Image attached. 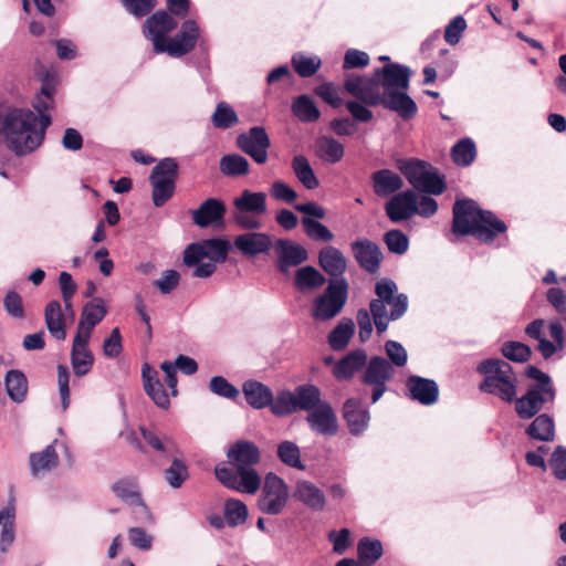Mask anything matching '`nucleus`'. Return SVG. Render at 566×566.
I'll return each mask as SVG.
<instances>
[{"instance_id":"39448f33","label":"nucleus","mask_w":566,"mask_h":566,"mask_svg":"<svg viewBox=\"0 0 566 566\" xmlns=\"http://www.w3.org/2000/svg\"><path fill=\"white\" fill-rule=\"evenodd\" d=\"M507 229L492 211L480 209L471 199L457 200L453 206L452 231L459 235L471 234L484 243H491Z\"/></svg>"},{"instance_id":"9d476101","label":"nucleus","mask_w":566,"mask_h":566,"mask_svg":"<svg viewBox=\"0 0 566 566\" xmlns=\"http://www.w3.org/2000/svg\"><path fill=\"white\" fill-rule=\"evenodd\" d=\"M348 289L346 279L329 280L324 292L313 301L312 317L324 322L337 316L346 305Z\"/></svg>"},{"instance_id":"c85d7f7f","label":"nucleus","mask_w":566,"mask_h":566,"mask_svg":"<svg viewBox=\"0 0 566 566\" xmlns=\"http://www.w3.org/2000/svg\"><path fill=\"white\" fill-rule=\"evenodd\" d=\"M367 363V353L365 349H355L339 359L334 368L333 375L337 380H348L358 370H361Z\"/></svg>"},{"instance_id":"c9c22d12","label":"nucleus","mask_w":566,"mask_h":566,"mask_svg":"<svg viewBox=\"0 0 566 566\" xmlns=\"http://www.w3.org/2000/svg\"><path fill=\"white\" fill-rule=\"evenodd\" d=\"M112 491L127 504L144 505L137 480L133 476H125L114 482Z\"/></svg>"},{"instance_id":"2eb2a0df","label":"nucleus","mask_w":566,"mask_h":566,"mask_svg":"<svg viewBox=\"0 0 566 566\" xmlns=\"http://www.w3.org/2000/svg\"><path fill=\"white\" fill-rule=\"evenodd\" d=\"M237 146L256 164L263 165L268 161L271 140L264 127L253 126L238 135Z\"/></svg>"},{"instance_id":"13d9d810","label":"nucleus","mask_w":566,"mask_h":566,"mask_svg":"<svg viewBox=\"0 0 566 566\" xmlns=\"http://www.w3.org/2000/svg\"><path fill=\"white\" fill-rule=\"evenodd\" d=\"M167 483L174 488L179 489L188 478V468L180 459H174L170 467L164 472Z\"/></svg>"},{"instance_id":"a19ab883","label":"nucleus","mask_w":566,"mask_h":566,"mask_svg":"<svg viewBox=\"0 0 566 566\" xmlns=\"http://www.w3.org/2000/svg\"><path fill=\"white\" fill-rule=\"evenodd\" d=\"M4 385L9 397L13 401L21 402L24 400L28 391V380L21 370H9L4 378Z\"/></svg>"},{"instance_id":"4be33fe9","label":"nucleus","mask_w":566,"mask_h":566,"mask_svg":"<svg viewBox=\"0 0 566 566\" xmlns=\"http://www.w3.org/2000/svg\"><path fill=\"white\" fill-rule=\"evenodd\" d=\"M406 388L410 399L423 406H431L438 401L439 387L433 379L411 375L406 380Z\"/></svg>"},{"instance_id":"774afa93","label":"nucleus","mask_w":566,"mask_h":566,"mask_svg":"<svg viewBox=\"0 0 566 566\" xmlns=\"http://www.w3.org/2000/svg\"><path fill=\"white\" fill-rule=\"evenodd\" d=\"M549 464L558 480H566V448L558 446L551 458Z\"/></svg>"},{"instance_id":"412c9836","label":"nucleus","mask_w":566,"mask_h":566,"mask_svg":"<svg viewBox=\"0 0 566 566\" xmlns=\"http://www.w3.org/2000/svg\"><path fill=\"white\" fill-rule=\"evenodd\" d=\"M227 207L223 201L217 198H208L191 214L193 223L199 228H221L223 227Z\"/></svg>"},{"instance_id":"338daca9","label":"nucleus","mask_w":566,"mask_h":566,"mask_svg":"<svg viewBox=\"0 0 566 566\" xmlns=\"http://www.w3.org/2000/svg\"><path fill=\"white\" fill-rule=\"evenodd\" d=\"M3 306L6 312L12 316L13 318H23L24 317V308L22 303V297L15 291H10L3 298Z\"/></svg>"},{"instance_id":"79ce46f5","label":"nucleus","mask_w":566,"mask_h":566,"mask_svg":"<svg viewBox=\"0 0 566 566\" xmlns=\"http://www.w3.org/2000/svg\"><path fill=\"white\" fill-rule=\"evenodd\" d=\"M292 113L303 123L318 120L321 112L308 95H300L293 99Z\"/></svg>"},{"instance_id":"69168bd1","label":"nucleus","mask_w":566,"mask_h":566,"mask_svg":"<svg viewBox=\"0 0 566 566\" xmlns=\"http://www.w3.org/2000/svg\"><path fill=\"white\" fill-rule=\"evenodd\" d=\"M369 55L357 49H348L344 56L343 69H363L369 64Z\"/></svg>"},{"instance_id":"e433bc0d","label":"nucleus","mask_w":566,"mask_h":566,"mask_svg":"<svg viewBox=\"0 0 566 566\" xmlns=\"http://www.w3.org/2000/svg\"><path fill=\"white\" fill-rule=\"evenodd\" d=\"M296 407L298 410H304L307 413L323 403L322 392L318 387L312 384L300 385L294 389Z\"/></svg>"},{"instance_id":"a878e982","label":"nucleus","mask_w":566,"mask_h":566,"mask_svg":"<svg viewBox=\"0 0 566 566\" xmlns=\"http://www.w3.org/2000/svg\"><path fill=\"white\" fill-rule=\"evenodd\" d=\"M319 266L332 277L331 280L346 279L344 276L347 268V260L340 250L327 245L318 252Z\"/></svg>"},{"instance_id":"0e129e2a","label":"nucleus","mask_w":566,"mask_h":566,"mask_svg":"<svg viewBox=\"0 0 566 566\" xmlns=\"http://www.w3.org/2000/svg\"><path fill=\"white\" fill-rule=\"evenodd\" d=\"M467 29V22L462 15L453 18L446 27L444 40L450 45H455L461 39V34Z\"/></svg>"},{"instance_id":"f3484780","label":"nucleus","mask_w":566,"mask_h":566,"mask_svg":"<svg viewBox=\"0 0 566 566\" xmlns=\"http://www.w3.org/2000/svg\"><path fill=\"white\" fill-rule=\"evenodd\" d=\"M176 28L177 21L168 12L158 10L145 21L143 33L153 42L154 52L157 53L158 44L164 46L169 39L167 35Z\"/></svg>"},{"instance_id":"7ed1b4c3","label":"nucleus","mask_w":566,"mask_h":566,"mask_svg":"<svg viewBox=\"0 0 566 566\" xmlns=\"http://www.w3.org/2000/svg\"><path fill=\"white\" fill-rule=\"evenodd\" d=\"M397 284L388 277H382L375 284L377 298L369 303V311L360 308L357 311L356 319L358 336L361 343L367 342L373 333V322L377 333L380 335L388 328L389 321L399 319L408 308V296L396 294Z\"/></svg>"},{"instance_id":"3c124183","label":"nucleus","mask_w":566,"mask_h":566,"mask_svg":"<svg viewBox=\"0 0 566 566\" xmlns=\"http://www.w3.org/2000/svg\"><path fill=\"white\" fill-rule=\"evenodd\" d=\"M322 61L318 56H307L303 53H295L292 56V65L301 77H311L321 67Z\"/></svg>"},{"instance_id":"c03bdc74","label":"nucleus","mask_w":566,"mask_h":566,"mask_svg":"<svg viewBox=\"0 0 566 566\" xmlns=\"http://www.w3.org/2000/svg\"><path fill=\"white\" fill-rule=\"evenodd\" d=\"M276 454L280 461L290 468L302 471L306 469L301 460V450L293 441L284 440L279 443Z\"/></svg>"},{"instance_id":"bb28decb","label":"nucleus","mask_w":566,"mask_h":566,"mask_svg":"<svg viewBox=\"0 0 566 566\" xmlns=\"http://www.w3.org/2000/svg\"><path fill=\"white\" fill-rule=\"evenodd\" d=\"M56 442L57 440H54L42 451L30 453L29 465L33 478H42L59 465V454L55 450Z\"/></svg>"},{"instance_id":"6e6d98bb","label":"nucleus","mask_w":566,"mask_h":566,"mask_svg":"<svg viewBox=\"0 0 566 566\" xmlns=\"http://www.w3.org/2000/svg\"><path fill=\"white\" fill-rule=\"evenodd\" d=\"M501 353L506 359L515 363H525L532 355L530 346L515 340L503 343Z\"/></svg>"},{"instance_id":"37998d69","label":"nucleus","mask_w":566,"mask_h":566,"mask_svg":"<svg viewBox=\"0 0 566 566\" xmlns=\"http://www.w3.org/2000/svg\"><path fill=\"white\" fill-rule=\"evenodd\" d=\"M358 562L360 566H370L382 555V545L378 539L364 537L357 545Z\"/></svg>"},{"instance_id":"4c0bfd02","label":"nucleus","mask_w":566,"mask_h":566,"mask_svg":"<svg viewBox=\"0 0 566 566\" xmlns=\"http://www.w3.org/2000/svg\"><path fill=\"white\" fill-rule=\"evenodd\" d=\"M317 156L327 164H336L344 157V146L333 137L322 136L316 139Z\"/></svg>"},{"instance_id":"5fc2aeb1","label":"nucleus","mask_w":566,"mask_h":566,"mask_svg":"<svg viewBox=\"0 0 566 566\" xmlns=\"http://www.w3.org/2000/svg\"><path fill=\"white\" fill-rule=\"evenodd\" d=\"M224 518L231 527L243 524L248 518L247 505L240 500H228L224 504Z\"/></svg>"},{"instance_id":"603ef678","label":"nucleus","mask_w":566,"mask_h":566,"mask_svg":"<svg viewBox=\"0 0 566 566\" xmlns=\"http://www.w3.org/2000/svg\"><path fill=\"white\" fill-rule=\"evenodd\" d=\"M302 226L305 234L313 241L331 242L334 240L333 232L323 223L308 217H303Z\"/></svg>"},{"instance_id":"9b49d317","label":"nucleus","mask_w":566,"mask_h":566,"mask_svg":"<svg viewBox=\"0 0 566 566\" xmlns=\"http://www.w3.org/2000/svg\"><path fill=\"white\" fill-rule=\"evenodd\" d=\"M178 163L167 157L157 163L149 176L153 187L151 199L155 207H163L172 196L178 178Z\"/></svg>"},{"instance_id":"f8f14e48","label":"nucleus","mask_w":566,"mask_h":566,"mask_svg":"<svg viewBox=\"0 0 566 566\" xmlns=\"http://www.w3.org/2000/svg\"><path fill=\"white\" fill-rule=\"evenodd\" d=\"M395 374V368L385 357L367 358L360 382L371 388V403H376L388 390V382L394 379Z\"/></svg>"},{"instance_id":"b1692460","label":"nucleus","mask_w":566,"mask_h":566,"mask_svg":"<svg viewBox=\"0 0 566 566\" xmlns=\"http://www.w3.org/2000/svg\"><path fill=\"white\" fill-rule=\"evenodd\" d=\"M273 247L271 237L265 232L249 230L234 239V248L245 256L266 253Z\"/></svg>"},{"instance_id":"f03ea898","label":"nucleus","mask_w":566,"mask_h":566,"mask_svg":"<svg viewBox=\"0 0 566 566\" xmlns=\"http://www.w3.org/2000/svg\"><path fill=\"white\" fill-rule=\"evenodd\" d=\"M54 106V96L38 94L33 107L39 115L28 108L0 104V137L17 156H25L39 148L52 119L48 112Z\"/></svg>"},{"instance_id":"0eeeda50","label":"nucleus","mask_w":566,"mask_h":566,"mask_svg":"<svg viewBox=\"0 0 566 566\" xmlns=\"http://www.w3.org/2000/svg\"><path fill=\"white\" fill-rule=\"evenodd\" d=\"M476 371L483 375L479 384L481 392L509 403L515 400L518 378L510 363L500 358H488L476 366Z\"/></svg>"},{"instance_id":"c756f323","label":"nucleus","mask_w":566,"mask_h":566,"mask_svg":"<svg viewBox=\"0 0 566 566\" xmlns=\"http://www.w3.org/2000/svg\"><path fill=\"white\" fill-rule=\"evenodd\" d=\"M143 381L145 391L154 403L161 409H167L170 406L169 396L158 379L157 371L151 370L147 364L143 366Z\"/></svg>"},{"instance_id":"4468645a","label":"nucleus","mask_w":566,"mask_h":566,"mask_svg":"<svg viewBox=\"0 0 566 566\" xmlns=\"http://www.w3.org/2000/svg\"><path fill=\"white\" fill-rule=\"evenodd\" d=\"M200 33V28L195 20H186L179 31L169 38L164 46L158 44L157 54L167 53L171 57H181L196 48Z\"/></svg>"},{"instance_id":"473e14b6","label":"nucleus","mask_w":566,"mask_h":566,"mask_svg":"<svg viewBox=\"0 0 566 566\" xmlns=\"http://www.w3.org/2000/svg\"><path fill=\"white\" fill-rule=\"evenodd\" d=\"M326 283V277L314 266L305 265L295 272L294 286L302 293L313 292Z\"/></svg>"},{"instance_id":"dca6fc26","label":"nucleus","mask_w":566,"mask_h":566,"mask_svg":"<svg viewBox=\"0 0 566 566\" xmlns=\"http://www.w3.org/2000/svg\"><path fill=\"white\" fill-rule=\"evenodd\" d=\"M276 256L275 264L282 274H287L292 268H296L308 260L307 250L291 239H277L273 243Z\"/></svg>"},{"instance_id":"a211bd4d","label":"nucleus","mask_w":566,"mask_h":566,"mask_svg":"<svg viewBox=\"0 0 566 566\" xmlns=\"http://www.w3.org/2000/svg\"><path fill=\"white\" fill-rule=\"evenodd\" d=\"M305 420L308 428L318 436L334 437L338 432V419L328 401L307 413Z\"/></svg>"},{"instance_id":"f704fd0d","label":"nucleus","mask_w":566,"mask_h":566,"mask_svg":"<svg viewBox=\"0 0 566 566\" xmlns=\"http://www.w3.org/2000/svg\"><path fill=\"white\" fill-rule=\"evenodd\" d=\"M525 433L537 441L549 442L555 438V422L547 413L536 415L527 426Z\"/></svg>"},{"instance_id":"6e6552de","label":"nucleus","mask_w":566,"mask_h":566,"mask_svg":"<svg viewBox=\"0 0 566 566\" xmlns=\"http://www.w3.org/2000/svg\"><path fill=\"white\" fill-rule=\"evenodd\" d=\"M232 221L243 230L262 228L261 217L268 212L266 193L244 189L233 199Z\"/></svg>"},{"instance_id":"20e7f679","label":"nucleus","mask_w":566,"mask_h":566,"mask_svg":"<svg viewBox=\"0 0 566 566\" xmlns=\"http://www.w3.org/2000/svg\"><path fill=\"white\" fill-rule=\"evenodd\" d=\"M228 462L214 468L219 482L233 491L254 494L261 486V476L254 469L261 460V453L254 442L239 440L227 452Z\"/></svg>"},{"instance_id":"58836bf2","label":"nucleus","mask_w":566,"mask_h":566,"mask_svg":"<svg viewBox=\"0 0 566 566\" xmlns=\"http://www.w3.org/2000/svg\"><path fill=\"white\" fill-rule=\"evenodd\" d=\"M355 333V324L352 318L343 317L328 335V344L334 350H343L347 347Z\"/></svg>"},{"instance_id":"1a4fd4ad","label":"nucleus","mask_w":566,"mask_h":566,"mask_svg":"<svg viewBox=\"0 0 566 566\" xmlns=\"http://www.w3.org/2000/svg\"><path fill=\"white\" fill-rule=\"evenodd\" d=\"M399 170L417 190L439 196L446 190L444 177L429 163L409 159L399 163Z\"/></svg>"},{"instance_id":"6ab92c4d","label":"nucleus","mask_w":566,"mask_h":566,"mask_svg":"<svg viewBox=\"0 0 566 566\" xmlns=\"http://www.w3.org/2000/svg\"><path fill=\"white\" fill-rule=\"evenodd\" d=\"M350 250L357 264L364 271L370 274L379 271L384 254L377 243L369 239H358L350 243Z\"/></svg>"},{"instance_id":"bf43d9fd","label":"nucleus","mask_w":566,"mask_h":566,"mask_svg":"<svg viewBox=\"0 0 566 566\" xmlns=\"http://www.w3.org/2000/svg\"><path fill=\"white\" fill-rule=\"evenodd\" d=\"M140 433L145 441L156 451L172 454L175 451V443L170 438H159L158 434L151 430L140 427Z\"/></svg>"},{"instance_id":"5701e85b","label":"nucleus","mask_w":566,"mask_h":566,"mask_svg":"<svg viewBox=\"0 0 566 566\" xmlns=\"http://www.w3.org/2000/svg\"><path fill=\"white\" fill-rule=\"evenodd\" d=\"M343 417L353 436L361 434L369 424V410L358 398H348L343 406Z\"/></svg>"},{"instance_id":"2f4dec72","label":"nucleus","mask_w":566,"mask_h":566,"mask_svg":"<svg viewBox=\"0 0 566 566\" xmlns=\"http://www.w3.org/2000/svg\"><path fill=\"white\" fill-rule=\"evenodd\" d=\"M45 325L51 336L57 340L66 337L65 314L59 301H50L44 308Z\"/></svg>"},{"instance_id":"ea45409f","label":"nucleus","mask_w":566,"mask_h":566,"mask_svg":"<svg viewBox=\"0 0 566 566\" xmlns=\"http://www.w3.org/2000/svg\"><path fill=\"white\" fill-rule=\"evenodd\" d=\"M292 169L297 180L308 190L316 189L319 185L308 159L303 155L294 156Z\"/></svg>"},{"instance_id":"8fccbe9b","label":"nucleus","mask_w":566,"mask_h":566,"mask_svg":"<svg viewBox=\"0 0 566 566\" xmlns=\"http://www.w3.org/2000/svg\"><path fill=\"white\" fill-rule=\"evenodd\" d=\"M211 122L218 129H228L239 123V117L230 104L219 102L211 116Z\"/></svg>"},{"instance_id":"393cba45","label":"nucleus","mask_w":566,"mask_h":566,"mask_svg":"<svg viewBox=\"0 0 566 566\" xmlns=\"http://www.w3.org/2000/svg\"><path fill=\"white\" fill-rule=\"evenodd\" d=\"M293 497L314 512L323 511L327 502L323 490L304 479L295 482Z\"/></svg>"},{"instance_id":"680f3d73","label":"nucleus","mask_w":566,"mask_h":566,"mask_svg":"<svg viewBox=\"0 0 566 566\" xmlns=\"http://www.w3.org/2000/svg\"><path fill=\"white\" fill-rule=\"evenodd\" d=\"M209 389L212 394L227 399H235L240 391L222 376H214L210 379Z\"/></svg>"},{"instance_id":"49530a36","label":"nucleus","mask_w":566,"mask_h":566,"mask_svg":"<svg viewBox=\"0 0 566 566\" xmlns=\"http://www.w3.org/2000/svg\"><path fill=\"white\" fill-rule=\"evenodd\" d=\"M271 412L276 417L290 416L297 411L294 391L284 389L273 396V402L270 406Z\"/></svg>"},{"instance_id":"aec40b11","label":"nucleus","mask_w":566,"mask_h":566,"mask_svg":"<svg viewBox=\"0 0 566 566\" xmlns=\"http://www.w3.org/2000/svg\"><path fill=\"white\" fill-rule=\"evenodd\" d=\"M388 219L394 223L406 221L417 214V195L413 190L395 193L385 205Z\"/></svg>"},{"instance_id":"423d86ee","label":"nucleus","mask_w":566,"mask_h":566,"mask_svg":"<svg viewBox=\"0 0 566 566\" xmlns=\"http://www.w3.org/2000/svg\"><path fill=\"white\" fill-rule=\"evenodd\" d=\"M525 375L534 382L527 386L525 394L515 396L514 409L520 419L534 418L546 405H552L556 398V388L551 376L539 368L530 365L525 368Z\"/></svg>"},{"instance_id":"f257e3e1","label":"nucleus","mask_w":566,"mask_h":566,"mask_svg":"<svg viewBox=\"0 0 566 566\" xmlns=\"http://www.w3.org/2000/svg\"><path fill=\"white\" fill-rule=\"evenodd\" d=\"M411 70L399 63H389L374 70L370 76L348 75L344 82L347 93L368 106L381 105L397 113L403 120L413 118L417 104L407 94Z\"/></svg>"},{"instance_id":"4d7b16f0","label":"nucleus","mask_w":566,"mask_h":566,"mask_svg":"<svg viewBox=\"0 0 566 566\" xmlns=\"http://www.w3.org/2000/svg\"><path fill=\"white\" fill-rule=\"evenodd\" d=\"M384 242L390 253L402 255L409 249L408 237L399 229H391L384 234Z\"/></svg>"},{"instance_id":"72a5a7b5","label":"nucleus","mask_w":566,"mask_h":566,"mask_svg":"<svg viewBox=\"0 0 566 566\" xmlns=\"http://www.w3.org/2000/svg\"><path fill=\"white\" fill-rule=\"evenodd\" d=\"M15 506L13 499L10 503L0 511V525L2 526L0 533V551L8 552L15 538Z\"/></svg>"},{"instance_id":"cd10ccee","label":"nucleus","mask_w":566,"mask_h":566,"mask_svg":"<svg viewBox=\"0 0 566 566\" xmlns=\"http://www.w3.org/2000/svg\"><path fill=\"white\" fill-rule=\"evenodd\" d=\"M247 403L254 409L270 407L273 402V391L266 385L254 379H248L242 385Z\"/></svg>"},{"instance_id":"de8ad7c7","label":"nucleus","mask_w":566,"mask_h":566,"mask_svg":"<svg viewBox=\"0 0 566 566\" xmlns=\"http://www.w3.org/2000/svg\"><path fill=\"white\" fill-rule=\"evenodd\" d=\"M248 159L239 154L224 155L220 159V170L224 176L238 177L249 172Z\"/></svg>"},{"instance_id":"052dcab7","label":"nucleus","mask_w":566,"mask_h":566,"mask_svg":"<svg viewBox=\"0 0 566 566\" xmlns=\"http://www.w3.org/2000/svg\"><path fill=\"white\" fill-rule=\"evenodd\" d=\"M203 251L207 253L206 258H209L217 262H224L227 252L229 249V242L223 239H208L202 241Z\"/></svg>"},{"instance_id":"ddd939ff","label":"nucleus","mask_w":566,"mask_h":566,"mask_svg":"<svg viewBox=\"0 0 566 566\" xmlns=\"http://www.w3.org/2000/svg\"><path fill=\"white\" fill-rule=\"evenodd\" d=\"M289 488L285 481L273 472L268 473L258 500L259 510L269 515H277L286 506Z\"/></svg>"},{"instance_id":"e2e57ef3","label":"nucleus","mask_w":566,"mask_h":566,"mask_svg":"<svg viewBox=\"0 0 566 566\" xmlns=\"http://www.w3.org/2000/svg\"><path fill=\"white\" fill-rule=\"evenodd\" d=\"M385 352L392 367H403L408 360V354L405 347L396 340H387L385 343Z\"/></svg>"},{"instance_id":"7c9ffc66","label":"nucleus","mask_w":566,"mask_h":566,"mask_svg":"<svg viewBox=\"0 0 566 566\" xmlns=\"http://www.w3.org/2000/svg\"><path fill=\"white\" fill-rule=\"evenodd\" d=\"M373 190L378 197H387L403 186L401 177L390 169H380L371 175Z\"/></svg>"},{"instance_id":"864d4df0","label":"nucleus","mask_w":566,"mask_h":566,"mask_svg":"<svg viewBox=\"0 0 566 566\" xmlns=\"http://www.w3.org/2000/svg\"><path fill=\"white\" fill-rule=\"evenodd\" d=\"M475 145L470 138H463L452 147V159L460 166L471 165L475 158Z\"/></svg>"},{"instance_id":"a18cd8bd","label":"nucleus","mask_w":566,"mask_h":566,"mask_svg":"<svg viewBox=\"0 0 566 566\" xmlns=\"http://www.w3.org/2000/svg\"><path fill=\"white\" fill-rule=\"evenodd\" d=\"M106 314L107 310L104 301L97 297L84 305L78 323L94 328L103 321Z\"/></svg>"},{"instance_id":"09e8293b","label":"nucleus","mask_w":566,"mask_h":566,"mask_svg":"<svg viewBox=\"0 0 566 566\" xmlns=\"http://www.w3.org/2000/svg\"><path fill=\"white\" fill-rule=\"evenodd\" d=\"M94 364V355L90 348L72 347L71 365L75 376L83 377L90 373Z\"/></svg>"}]
</instances>
